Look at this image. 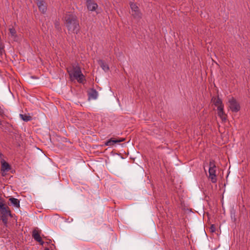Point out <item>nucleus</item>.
<instances>
[{
    "mask_svg": "<svg viewBox=\"0 0 250 250\" xmlns=\"http://www.w3.org/2000/svg\"><path fill=\"white\" fill-rule=\"evenodd\" d=\"M64 19L67 29L71 32L77 34L80 30V26L76 16L69 12L66 14Z\"/></svg>",
    "mask_w": 250,
    "mask_h": 250,
    "instance_id": "f257e3e1",
    "label": "nucleus"
},
{
    "mask_svg": "<svg viewBox=\"0 0 250 250\" xmlns=\"http://www.w3.org/2000/svg\"><path fill=\"white\" fill-rule=\"evenodd\" d=\"M71 80H76L79 83H83L84 81V76L82 73L80 67L77 64H74L67 68Z\"/></svg>",
    "mask_w": 250,
    "mask_h": 250,
    "instance_id": "f03ea898",
    "label": "nucleus"
},
{
    "mask_svg": "<svg viewBox=\"0 0 250 250\" xmlns=\"http://www.w3.org/2000/svg\"><path fill=\"white\" fill-rule=\"evenodd\" d=\"M1 198H0V200ZM0 218L4 225H6L8 222L9 216H11V212L7 206H6L3 202L0 201Z\"/></svg>",
    "mask_w": 250,
    "mask_h": 250,
    "instance_id": "7ed1b4c3",
    "label": "nucleus"
},
{
    "mask_svg": "<svg viewBox=\"0 0 250 250\" xmlns=\"http://www.w3.org/2000/svg\"><path fill=\"white\" fill-rule=\"evenodd\" d=\"M216 167L214 161L211 160L209 161V169H208V178L211 180L213 183L217 182V176L216 174Z\"/></svg>",
    "mask_w": 250,
    "mask_h": 250,
    "instance_id": "20e7f679",
    "label": "nucleus"
},
{
    "mask_svg": "<svg viewBox=\"0 0 250 250\" xmlns=\"http://www.w3.org/2000/svg\"><path fill=\"white\" fill-rule=\"evenodd\" d=\"M131 14L134 19L139 20L142 18V13L139 7L134 3H130Z\"/></svg>",
    "mask_w": 250,
    "mask_h": 250,
    "instance_id": "39448f33",
    "label": "nucleus"
},
{
    "mask_svg": "<svg viewBox=\"0 0 250 250\" xmlns=\"http://www.w3.org/2000/svg\"><path fill=\"white\" fill-rule=\"evenodd\" d=\"M229 106L230 110L234 112H237L240 109L239 103L232 97L229 100Z\"/></svg>",
    "mask_w": 250,
    "mask_h": 250,
    "instance_id": "423d86ee",
    "label": "nucleus"
},
{
    "mask_svg": "<svg viewBox=\"0 0 250 250\" xmlns=\"http://www.w3.org/2000/svg\"><path fill=\"white\" fill-rule=\"evenodd\" d=\"M86 5L88 9L91 11H94L98 8V5L92 0H87Z\"/></svg>",
    "mask_w": 250,
    "mask_h": 250,
    "instance_id": "0eeeda50",
    "label": "nucleus"
},
{
    "mask_svg": "<svg viewBox=\"0 0 250 250\" xmlns=\"http://www.w3.org/2000/svg\"><path fill=\"white\" fill-rule=\"evenodd\" d=\"M125 139L124 138H122V139H114L113 138H111L110 139L108 140L104 143V146H111L116 143H118L123 142L125 141Z\"/></svg>",
    "mask_w": 250,
    "mask_h": 250,
    "instance_id": "6e6552de",
    "label": "nucleus"
},
{
    "mask_svg": "<svg viewBox=\"0 0 250 250\" xmlns=\"http://www.w3.org/2000/svg\"><path fill=\"white\" fill-rule=\"evenodd\" d=\"M32 237L36 241L39 242L41 245H43L44 242L42 240L38 230L34 229L33 231Z\"/></svg>",
    "mask_w": 250,
    "mask_h": 250,
    "instance_id": "1a4fd4ad",
    "label": "nucleus"
},
{
    "mask_svg": "<svg viewBox=\"0 0 250 250\" xmlns=\"http://www.w3.org/2000/svg\"><path fill=\"white\" fill-rule=\"evenodd\" d=\"M38 8L40 11L44 14L47 11V5L44 1H39L37 3Z\"/></svg>",
    "mask_w": 250,
    "mask_h": 250,
    "instance_id": "9d476101",
    "label": "nucleus"
},
{
    "mask_svg": "<svg viewBox=\"0 0 250 250\" xmlns=\"http://www.w3.org/2000/svg\"><path fill=\"white\" fill-rule=\"evenodd\" d=\"M9 36L11 39L14 41H17L18 40L16 31L13 27H10L9 29Z\"/></svg>",
    "mask_w": 250,
    "mask_h": 250,
    "instance_id": "9b49d317",
    "label": "nucleus"
},
{
    "mask_svg": "<svg viewBox=\"0 0 250 250\" xmlns=\"http://www.w3.org/2000/svg\"><path fill=\"white\" fill-rule=\"evenodd\" d=\"M218 115L222 119V121L225 122L227 120L226 116L224 112V107L222 106L217 108Z\"/></svg>",
    "mask_w": 250,
    "mask_h": 250,
    "instance_id": "f8f14e48",
    "label": "nucleus"
},
{
    "mask_svg": "<svg viewBox=\"0 0 250 250\" xmlns=\"http://www.w3.org/2000/svg\"><path fill=\"white\" fill-rule=\"evenodd\" d=\"M212 102L214 104V105L217 107V108H219L221 106L224 107V105L222 103V100L218 97H213L212 99Z\"/></svg>",
    "mask_w": 250,
    "mask_h": 250,
    "instance_id": "ddd939ff",
    "label": "nucleus"
},
{
    "mask_svg": "<svg viewBox=\"0 0 250 250\" xmlns=\"http://www.w3.org/2000/svg\"><path fill=\"white\" fill-rule=\"evenodd\" d=\"M98 93L97 91L95 89H92L89 93V99L95 100L97 98Z\"/></svg>",
    "mask_w": 250,
    "mask_h": 250,
    "instance_id": "4468645a",
    "label": "nucleus"
},
{
    "mask_svg": "<svg viewBox=\"0 0 250 250\" xmlns=\"http://www.w3.org/2000/svg\"><path fill=\"white\" fill-rule=\"evenodd\" d=\"M20 117L21 119L24 122H28L32 120V117L30 116L29 114H20Z\"/></svg>",
    "mask_w": 250,
    "mask_h": 250,
    "instance_id": "2eb2a0df",
    "label": "nucleus"
},
{
    "mask_svg": "<svg viewBox=\"0 0 250 250\" xmlns=\"http://www.w3.org/2000/svg\"><path fill=\"white\" fill-rule=\"evenodd\" d=\"M9 201L14 207L16 208H19L20 207V201L18 199L10 198Z\"/></svg>",
    "mask_w": 250,
    "mask_h": 250,
    "instance_id": "dca6fc26",
    "label": "nucleus"
},
{
    "mask_svg": "<svg viewBox=\"0 0 250 250\" xmlns=\"http://www.w3.org/2000/svg\"><path fill=\"white\" fill-rule=\"evenodd\" d=\"M99 64L100 65L102 68L105 71H107L109 70V67L108 65L104 63L102 60H99L98 61Z\"/></svg>",
    "mask_w": 250,
    "mask_h": 250,
    "instance_id": "f3484780",
    "label": "nucleus"
},
{
    "mask_svg": "<svg viewBox=\"0 0 250 250\" xmlns=\"http://www.w3.org/2000/svg\"><path fill=\"white\" fill-rule=\"evenodd\" d=\"M10 169V165L5 162L2 161L1 162V169L3 171H8Z\"/></svg>",
    "mask_w": 250,
    "mask_h": 250,
    "instance_id": "a211bd4d",
    "label": "nucleus"
},
{
    "mask_svg": "<svg viewBox=\"0 0 250 250\" xmlns=\"http://www.w3.org/2000/svg\"><path fill=\"white\" fill-rule=\"evenodd\" d=\"M210 230H211V231L212 232L215 231V226L213 225L211 226V227H210Z\"/></svg>",
    "mask_w": 250,
    "mask_h": 250,
    "instance_id": "6ab92c4d",
    "label": "nucleus"
},
{
    "mask_svg": "<svg viewBox=\"0 0 250 250\" xmlns=\"http://www.w3.org/2000/svg\"><path fill=\"white\" fill-rule=\"evenodd\" d=\"M36 0V3L37 2H38L39 1H44L43 0Z\"/></svg>",
    "mask_w": 250,
    "mask_h": 250,
    "instance_id": "aec40b11",
    "label": "nucleus"
},
{
    "mask_svg": "<svg viewBox=\"0 0 250 250\" xmlns=\"http://www.w3.org/2000/svg\"><path fill=\"white\" fill-rule=\"evenodd\" d=\"M44 250H49V249L48 248H45Z\"/></svg>",
    "mask_w": 250,
    "mask_h": 250,
    "instance_id": "412c9836",
    "label": "nucleus"
},
{
    "mask_svg": "<svg viewBox=\"0 0 250 250\" xmlns=\"http://www.w3.org/2000/svg\"><path fill=\"white\" fill-rule=\"evenodd\" d=\"M1 125V120H0V125Z\"/></svg>",
    "mask_w": 250,
    "mask_h": 250,
    "instance_id": "4be33fe9",
    "label": "nucleus"
}]
</instances>
